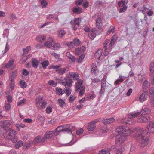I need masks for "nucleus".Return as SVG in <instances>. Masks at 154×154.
Instances as JSON below:
<instances>
[{"label":"nucleus","mask_w":154,"mask_h":154,"mask_svg":"<svg viewBox=\"0 0 154 154\" xmlns=\"http://www.w3.org/2000/svg\"><path fill=\"white\" fill-rule=\"evenodd\" d=\"M60 46V45L58 43H54L53 45L54 49H57Z\"/></svg>","instance_id":"nucleus-62"},{"label":"nucleus","mask_w":154,"mask_h":154,"mask_svg":"<svg viewBox=\"0 0 154 154\" xmlns=\"http://www.w3.org/2000/svg\"><path fill=\"white\" fill-rule=\"evenodd\" d=\"M150 70L151 72H154V63H151L150 65Z\"/></svg>","instance_id":"nucleus-51"},{"label":"nucleus","mask_w":154,"mask_h":154,"mask_svg":"<svg viewBox=\"0 0 154 154\" xmlns=\"http://www.w3.org/2000/svg\"><path fill=\"white\" fill-rule=\"evenodd\" d=\"M68 59L70 61L75 62L76 60V58L75 57L72 55L69 57Z\"/></svg>","instance_id":"nucleus-56"},{"label":"nucleus","mask_w":154,"mask_h":154,"mask_svg":"<svg viewBox=\"0 0 154 154\" xmlns=\"http://www.w3.org/2000/svg\"><path fill=\"white\" fill-rule=\"evenodd\" d=\"M17 72L16 70H15L12 72V75L9 77V79L11 81H14L15 78L17 75Z\"/></svg>","instance_id":"nucleus-25"},{"label":"nucleus","mask_w":154,"mask_h":154,"mask_svg":"<svg viewBox=\"0 0 154 154\" xmlns=\"http://www.w3.org/2000/svg\"><path fill=\"white\" fill-rule=\"evenodd\" d=\"M128 3V0H121L118 3V5L120 7H122L126 5Z\"/></svg>","instance_id":"nucleus-22"},{"label":"nucleus","mask_w":154,"mask_h":154,"mask_svg":"<svg viewBox=\"0 0 154 154\" xmlns=\"http://www.w3.org/2000/svg\"><path fill=\"white\" fill-rule=\"evenodd\" d=\"M12 123V122L9 120L4 121L3 122V128L5 131L8 130V129H11Z\"/></svg>","instance_id":"nucleus-8"},{"label":"nucleus","mask_w":154,"mask_h":154,"mask_svg":"<svg viewBox=\"0 0 154 154\" xmlns=\"http://www.w3.org/2000/svg\"><path fill=\"white\" fill-rule=\"evenodd\" d=\"M147 91H144L140 96L139 98V100L141 102H143L145 101L147 98Z\"/></svg>","instance_id":"nucleus-12"},{"label":"nucleus","mask_w":154,"mask_h":154,"mask_svg":"<svg viewBox=\"0 0 154 154\" xmlns=\"http://www.w3.org/2000/svg\"><path fill=\"white\" fill-rule=\"evenodd\" d=\"M106 87V83L102 82L101 83V90L100 93L101 94H103L105 92V88Z\"/></svg>","instance_id":"nucleus-23"},{"label":"nucleus","mask_w":154,"mask_h":154,"mask_svg":"<svg viewBox=\"0 0 154 154\" xmlns=\"http://www.w3.org/2000/svg\"><path fill=\"white\" fill-rule=\"evenodd\" d=\"M31 49V47L30 46H27L26 48L23 49V55L26 54H27L29 51Z\"/></svg>","instance_id":"nucleus-32"},{"label":"nucleus","mask_w":154,"mask_h":154,"mask_svg":"<svg viewBox=\"0 0 154 154\" xmlns=\"http://www.w3.org/2000/svg\"><path fill=\"white\" fill-rule=\"evenodd\" d=\"M73 41L75 45L78 46L80 44L81 42L80 41L79 39L76 38H75Z\"/></svg>","instance_id":"nucleus-46"},{"label":"nucleus","mask_w":154,"mask_h":154,"mask_svg":"<svg viewBox=\"0 0 154 154\" xmlns=\"http://www.w3.org/2000/svg\"><path fill=\"white\" fill-rule=\"evenodd\" d=\"M83 84V81L82 80L79 79L78 80L77 82L75 84L76 88L75 90L76 91H78L79 90L80 88L83 87L82 85Z\"/></svg>","instance_id":"nucleus-16"},{"label":"nucleus","mask_w":154,"mask_h":154,"mask_svg":"<svg viewBox=\"0 0 154 154\" xmlns=\"http://www.w3.org/2000/svg\"><path fill=\"white\" fill-rule=\"evenodd\" d=\"M103 50L102 49L98 50L95 53L94 56L96 58L100 59L102 55Z\"/></svg>","instance_id":"nucleus-21"},{"label":"nucleus","mask_w":154,"mask_h":154,"mask_svg":"<svg viewBox=\"0 0 154 154\" xmlns=\"http://www.w3.org/2000/svg\"><path fill=\"white\" fill-rule=\"evenodd\" d=\"M62 126L64 132L71 133L72 134V131L70 130V125H63Z\"/></svg>","instance_id":"nucleus-19"},{"label":"nucleus","mask_w":154,"mask_h":154,"mask_svg":"<svg viewBox=\"0 0 154 154\" xmlns=\"http://www.w3.org/2000/svg\"><path fill=\"white\" fill-rule=\"evenodd\" d=\"M110 153L108 150L103 149L99 151V154H110Z\"/></svg>","instance_id":"nucleus-47"},{"label":"nucleus","mask_w":154,"mask_h":154,"mask_svg":"<svg viewBox=\"0 0 154 154\" xmlns=\"http://www.w3.org/2000/svg\"><path fill=\"white\" fill-rule=\"evenodd\" d=\"M58 35L59 37L62 38L63 37L66 33V31L63 30H60L58 32Z\"/></svg>","instance_id":"nucleus-27"},{"label":"nucleus","mask_w":154,"mask_h":154,"mask_svg":"<svg viewBox=\"0 0 154 154\" xmlns=\"http://www.w3.org/2000/svg\"><path fill=\"white\" fill-rule=\"evenodd\" d=\"M81 19V18H79L78 19L76 18L74 19L73 21L74 25L75 26H76L78 27L79 26L80 23L79 21H80Z\"/></svg>","instance_id":"nucleus-30"},{"label":"nucleus","mask_w":154,"mask_h":154,"mask_svg":"<svg viewBox=\"0 0 154 154\" xmlns=\"http://www.w3.org/2000/svg\"><path fill=\"white\" fill-rule=\"evenodd\" d=\"M7 101L8 102V103H10L12 101V98L11 96L10 95H8L6 97Z\"/></svg>","instance_id":"nucleus-63"},{"label":"nucleus","mask_w":154,"mask_h":154,"mask_svg":"<svg viewBox=\"0 0 154 154\" xmlns=\"http://www.w3.org/2000/svg\"><path fill=\"white\" fill-rule=\"evenodd\" d=\"M96 35L95 31L92 30L89 35V37L91 39L93 40L96 37Z\"/></svg>","instance_id":"nucleus-31"},{"label":"nucleus","mask_w":154,"mask_h":154,"mask_svg":"<svg viewBox=\"0 0 154 154\" xmlns=\"http://www.w3.org/2000/svg\"><path fill=\"white\" fill-rule=\"evenodd\" d=\"M14 81H11L10 83V86L11 90H13L14 89L15 86V83L14 82Z\"/></svg>","instance_id":"nucleus-60"},{"label":"nucleus","mask_w":154,"mask_h":154,"mask_svg":"<svg viewBox=\"0 0 154 154\" xmlns=\"http://www.w3.org/2000/svg\"><path fill=\"white\" fill-rule=\"evenodd\" d=\"M127 8V6L126 5H125V6L121 7V8L120 9L119 12V13L124 12L126 11Z\"/></svg>","instance_id":"nucleus-44"},{"label":"nucleus","mask_w":154,"mask_h":154,"mask_svg":"<svg viewBox=\"0 0 154 154\" xmlns=\"http://www.w3.org/2000/svg\"><path fill=\"white\" fill-rule=\"evenodd\" d=\"M89 4L88 1L85 2L83 3V6L84 8H86L89 7Z\"/></svg>","instance_id":"nucleus-64"},{"label":"nucleus","mask_w":154,"mask_h":154,"mask_svg":"<svg viewBox=\"0 0 154 154\" xmlns=\"http://www.w3.org/2000/svg\"><path fill=\"white\" fill-rule=\"evenodd\" d=\"M70 76L74 79L75 80L79 79V76L77 73H72L70 75Z\"/></svg>","instance_id":"nucleus-29"},{"label":"nucleus","mask_w":154,"mask_h":154,"mask_svg":"<svg viewBox=\"0 0 154 154\" xmlns=\"http://www.w3.org/2000/svg\"><path fill=\"white\" fill-rule=\"evenodd\" d=\"M151 118L150 116H141L137 119L138 122L140 123H145L150 121Z\"/></svg>","instance_id":"nucleus-6"},{"label":"nucleus","mask_w":154,"mask_h":154,"mask_svg":"<svg viewBox=\"0 0 154 154\" xmlns=\"http://www.w3.org/2000/svg\"><path fill=\"white\" fill-rule=\"evenodd\" d=\"M14 60H10L5 66V67L9 68L12 66L14 62Z\"/></svg>","instance_id":"nucleus-26"},{"label":"nucleus","mask_w":154,"mask_h":154,"mask_svg":"<svg viewBox=\"0 0 154 154\" xmlns=\"http://www.w3.org/2000/svg\"><path fill=\"white\" fill-rule=\"evenodd\" d=\"M82 9L79 7H75L73 8V12L77 14L80 13L81 12Z\"/></svg>","instance_id":"nucleus-24"},{"label":"nucleus","mask_w":154,"mask_h":154,"mask_svg":"<svg viewBox=\"0 0 154 154\" xmlns=\"http://www.w3.org/2000/svg\"><path fill=\"white\" fill-rule=\"evenodd\" d=\"M58 102L59 105L61 107H63L66 105L65 102L61 99H59L58 100Z\"/></svg>","instance_id":"nucleus-28"},{"label":"nucleus","mask_w":154,"mask_h":154,"mask_svg":"<svg viewBox=\"0 0 154 154\" xmlns=\"http://www.w3.org/2000/svg\"><path fill=\"white\" fill-rule=\"evenodd\" d=\"M83 130L82 128H81L79 130H77L76 131V134L78 135H80L82 134L83 132Z\"/></svg>","instance_id":"nucleus-61"},{"label":"nucleus","mask_w":154,"mask_h":154,"mask_svg":"<svg viewBox=\"0 0 154 154\" xmlns=\"http://www.w3.org/2000/svg\"><path fill=\"white\" fill-rule=\"evenodd\" d=\"M30 144L28 143H26L24 145L23 147V149L24 150H26L28 149L30 146Z\"/></svg>","instance_id":"nucleus-53"},{"label":"nucleus","mask_w":154,"mask_h":154,"mask_svg":"<svg viewBox=\"0 0 154 154\" xmlns=\"http://www.w3.org/2000/svg\"><path fill=\"white\" fill-rule=\"evenodd\" d=\"M147 128L150 132L154 133V122H151L147 125Z\"/></svg>","instance_id":"nucleus-14"},{"label":"nucleus","mask_w":154,"mask_h":154,"mask_svg":"<svg viewBox=\"0 0 154 154\" xmlns=\"http://www.w3.org/2000/svg\"><path fill=\"white\" fill-rule=\"evenodd\" d=\"M16 134V131L14 130L9 129L5 131V132L3 134V136L6 139L11 140L13 143H15L17 140Z\"/></svg>","instance_id":"nucleus-3"},{"label":"nucleus","mask_w":154,"mask_h":154,"mask_svg":"<svg viewBox=\"0 0 154 154\" xmlns=\"http://www.w3.org/2000/svg\"><path fill=\"white\" fill-rule=\"evenodd\" d=\"M56 93L59 95H62L63 94L62 89L60 88L57 87L56 88Z\"/></svg>","instance_id":"nucleus-38"},{"label":"nucleus","mask_w":154,"mask_h":154,"mask_svg":"<svg viewBox=\"0 0 154 154\" xmlns=\"http://www.w3.org/2000/svg\"><path fill=\"white\" fill-rule=\"evenodd\" d=\"M129 122L130 121L126 118L121 119L120 121V123L124 124H130V123H129Z\"/></svg>","instance_id":"nucleus-33"},{"label":"nucleus","mask_w":154,"mask_h":154,"mask_svg":"<svg viewBox=\"0 0 154 154\" xmlns=\"http://www.w3.org/2000/svg\"><path fill=\"white\" fill-rule=\"evenodd\" d=\"M141 81L143 82L142 86V89L144 90H147L150 87V82L145 79H142Z\"/></svg>","instance_id":"nucleus-9"},{"label":"nucleus","mask_w":154,"mask_h":154,"mask_svg":"<svg viewBox=\"0 0 154 154\" xmlns=\"http://www.w3.org/2000/svg\"><path fill=\"white\" fill-rule=\"evenodd\" d=\"M149 134L147 131L140 128L135 133L134 137L137 141L141 144V147H144L148 144L149 140L146 135H149Z\"/></svg>","instance_id":"nucleus-1"},{"label":"nucleus","mask_w":154,"mask_h":154,"mask_svg":"<svg viewBox=\"0 0 154 154\" xmlns=\"http://www.w3.org/2000/svg\"><path fill=\"white\" fill-rule=\"evenodd\" d=\"M114 28L115 27L113 26H110L107 32L106 33V35H108L111 32L113 31Z\"/></svg>","instance_id":"nucleus-49"},{"label":"nucleus","mask_w":154,"mask_h":154,"mask_svg":"<svg viewBox=\"0 0 154 154\" xmlns=\"http://www.w3.org/2000/svg\"><path fill=\"white\" fill-rule=\"evenodd\" d=\"M48 84L50 85H52L54 87L56 86L57 85V83L53 80H50L48 82Z\"/></svg>","instance_id":"nucleus-57"},{"label":"nucleus","mask_w":154,"mask_h":154,"mask_svg":"<svg viewBox=\"0 0 154 154\" xmlns=\"http://www.w3.org/2000/svg\"><path fill=\"white\" fill-rule=\"evenodd\" d=\"M41 64L42 66L44 69H45L47 66L49 65V63L48 61H44L43 62L41 63Z\"/></svg>","instance_id":"nucleus-41"},{"label":"nucleus","mask_w":154,"mask_h":154,"mask_svg":"<svg viewBox=\"0 0 154 154\" xmlns=\"http://www.w3.org/2000/svg\"><path fill=\"white\" fill-rule=\"evenodd\" d=\"M9 50V46L8 45V42H7L6 44V46L5 50V51L3 53L4 54L5 53L7 52L8 50Z\"/></svg>","instance_id":"nucleus-59"},{"label":"nucleus","mask_w":154,"mask_h":154,"mask_svg":"<svg viewBox=\"0 0 154 154\" xmlns=\"http://www.w3.org/2000/svg\"><path fill=\"white\" fill-rule=\"evenodd\" d=\"M96 26L97 28L100 29L101 28L103 25L102 19L100 18H97L96 20Z\"/></svg>","instance_id":"nucleus-17"},{"label":"nucleus","mask_w":154,"mask_h":154,"mask_svg":"<svg viewBox=\"0 0 154 154\" xmlns=\"http://www.w3.org/2000/svg\"><path fill=\"white\" fill-rule=\"evenodd\" d=\"M46 37L44 36H40L36 37V40L38 41L42 42L45 40Z\"/></svg>","instance_id":"nucleus-36"},{"label":"nucleus","mask_w":154,"mask_h":154,"mask_svg":"<svg viewBox=\"0 0 154 154\" xmlns=\"http://www.w3.org/2000/svg\"><path fill=\"white\" fill-rule=\"evenodd\" d=\"M67 45L70 48H72L75 46L73 42H70L66 43Z\"/></svg>","instance_id":"nucleus-50"},{"label":"nucleus","mask_w":154,"mask_h":154,"mask_svg":"<svg viewBox=\"0 0 154 154\" xmlns=\"http://www.w3.org/2000/svg\"><path fill=\"white\" fill-rule=\"evenodd\" d=\"M41 3L43 8H45L48 5L47 2L45 0L41 1Z\"/></svg>","instance_id":"nucleus-45"},{"label":"nucleus","mask_w":154,"mask_h":154,"mask_svg":"<svg viewBox=\"0 0 154 154\" xmlns=\"http://www.w3.org/2000/svg\"><path fill=\"white\" fill-rule=\"evenodd\" d=\"M23 142L21 141H20L17 143L15 145V147L16 149H18L19 147L23 146Z\"/></svg>","instance_id":"nucleus-35"},{"label":"nucleus","mask_w":154,"mask_h":154,"mask_svg":"<svg viewBox=\"0 0 154 154\" xmlns=\"http://www.w3.org/2000/svg\"><path fill=\"white\" fill-rule=\"evenodd\" d=\"M26 100L25 99H23L22 100L18 102L17 103L18 106H20L26 102Z\"/></svg>","instance_id":"nucleus-58"},{"label":"nucleus","mask_w":154,"mask_h":154,"mask_svg":"<svg viewBox=\"0 0 154 154\" xmlns=\"http://www.w3.org/2000/svg\"><path fill=\"white\" fill-rule=\"evenodd\" d=\"M64 90L65 92L67 95L69 96L71 94V90L69 88L66 87L64 88Z\"/></svg>","instance_id":"nucleus-37"},{"label":"nucleus","mask_w":154,"mask_h":154,"mask_svg":"<svg viewBox=\"0 0 154 154\" xmlns=\"http://www.w3.org/2000/svg\"><path fill=\"white\" fill-rule=\"evenodd\" d=\"M61 65L59 64L56 66H52L51 68L56 69L55 71L60 75H62L66 73V69L65 68H61Z\"/></svg>","instance_id":"nucleus-5"},{"label":"nucleus","mask_w":154,"mask_h":154,"mask_svg":"<svg viewBox=\"0 0 154 154\" xmlns=\"http://www.w3.org/2000/svg\"><path fill=\"white\" fill-rule=\"evenodd\" d=\"M52 44L50 41H47L44 43V45L47 47L49 48L52 46Z\"/></svg>","instance_id":"nucleus-48"},{"label":"nucleus","mask_w":154,"mask_h":154,"mask_svg":"<svg viewBox=\"0 0 154 154\" xmlns=\"http://www.w3.org/2000/svg\"><path fill=\"white\" fill-rule=\"evenodd\" d=\"M149 92L151 96L154 95V87H151L150 88Z\"/></svg>","instance_id":"nucleus-54"},{"label":"nucleus","mask_w":154,"mask_h":154,"mask_svg":"<svg viewBox=\"0 0 154 154\" xmlns=\"http://www.w3.org/2000/svg\"><path fill=\"white\" fill-rule=\"evenodd\" d=\"M20 84L22 88H25L26 87V83L24 82L23 80H21L20 82Z\"/></svg>","instance_id":"nucleus-55"},{"label":"nucleus","mask_w":154,"mask_h":154,"mask_svg":"<svg viewBox=\"0 0 154 154\" xmlns=\"http://www.w3.org/2000/svg\"><path fill=\"white\" fill-rule=\"evenodd\" d=\"M65 81L62 82L63 85L66 87V86L70 87L72 83V79L69 77H68L65 79Z\"/></svg>","instance_id":"nucleus-10"},{"label":"nucleus","mask_w":154,"mask_h":154,"mask_svg":"<svg viewBox=\"0 0 154 154\" xmlns=\"http://www.w3.org/2000/svg\"><path fill=\"white\" fill-rule=\"evenodd\" d=\"M115 121V119L113 118H111L109 119H104L102 121V123L105 125H107L112 123Z\"/></svg>","instance_id":"nucleus-15"},{"label":"nucleus","mask_w":154,"mask_h":154,"mask_svg":"<svg viewBox=\"0 0 154 154\" xmlns=\"http://www.w3.org/2000/svg\"><path fill=\"white\" fill-rule=\"evenodd\" d=\"M85 54H82L81 56L79 57L77 59V61L78 62H81L83 59H84V57H85Z\"/></svg>","instance_id":"nucleus-40"},{"label":"nucleus","mask_w":154,"mask_h":154,"mask_svg":"<svg viewBox=\"0 0 154 154\" xmlns=\"http://www.w3.org/2000/svg\"><path fill=\"white\" fill-rule=\"evenodd\" d=\"M125 148L124 146L119 148L117 150L116 154H121L122 152L125 150Z\"/></svg>","instance_id":"nucleus-42"},{"label":"nucleus","mask_w":154,"mask_h":154,"mask_svg":"<svg viewBox=\"0 0 154 154\" xmlns=\"http://www.w3.org/2000/svg\"><path fill=\"white\" fill-rule=\"evenodd\" d=\"M96 127V124L94 122H91L87 127V129L89 131H93Z\"/></svg>","instance_id":"nucleus-20"},{"label":"nucleus","mask_w":154,"mask_h":154,"mask_svg":"<svg viewBox=\"0 0 154 154\" xmlns=\"http://www.w3.org/2000/svg\"><path fill=\"white\" fill-rule=\"evenodd\" d=\"M116 39L114 38V37L112 39L111 42L109 45V48H112L113 45H114L116 42Z\"/></svg>","instance_id":"nucleus-34"},{"label":"nucleus","mask_w":154,"mask_h":154,"mask_svg":"<svg viewBox=\"0 0 154 154\" xmlns=\"http://www.w3.org/2000/svg\"><path fill=\"white\" fill-rule=\"evenodd\" d=\"M64 129L63 128V126H60L57 127L54 131V135L57 136L59 134L60 132H64Z\"/></svg>","instance_id":"nucleus-13"},{"label":"nucleus","mask_w":154,"mask_h":154,"mask_svg":"<svg viewBox=\"0 0 154 154\" xmlns=\"http://www.w3.org/2000/svg\"><path fill=\"white\" fill-rule=\"evenodd\" d=\"M75 97L74 95H71L69 99V101L70 103H72L73 102Z\"/></svg>","instance_id":"nucleus-52"},{"label":"nucleus","mask_w":154,"mask_h":154,"mask_svg":"<svg viewBox=\"0 0 154 154\" xmlns=\"http://www.w3.org/2000/svg\"><path fill=\"white\" fill-rule=\"evenodd\" d=\"M31 62L32 67L35 68H37L39 63V62L36 59L34 58L31 59Z\"/></svg>","instance_id":"nucleus-18"},{"label":"nucleus","mask_w":154,"mask_h":154,"mask_svg":"<svg viewBox=\"0 0 154 154\" xmlns=\"http://www.w3.org/2000/svg\"><path fill=\"white\" fill-rule=\"evenodd\" d=\"M54 131H47L44 136L45 140L52 137L54 135Z\"/></svg>","instance_id":"nucleus-11"},{"label":"nucleus","mask_w":154,"mask_h":154,"mask_svg":"<svg viewBox=\"0 0 154 154\" xmlns=\"http://www.w3.org/2000/svg\"><path fill=\"white\" fill-rule=\"evenodd\" d=\"M45 141V140L44 137H42L40 136H38L34 139L33 143L35 145H37L40 143H44Z\"/></svg>","instance_id":"nucleus-7"},{"label":"nucleus","mask_w":154,"mask_h":154,"mask_svg":"<svg viewBox=\"0 0 154 154\" xmlns=\"http://www.w3.org/2000/svg\"><path fill=\"white\" fill-rule=\"evenodd\" d=\"M79 90H80V91L79 93V95L80 96H82L83 95L85 91V87H82Z\"/></svg>","instance_id":"nucleus-43"},{"label":"nucleus","mask_w":154,"mask_h":154,"mask_svg":"<svg viewBox=\"0 0 154 154\" xmlns=\"http://www.w3.org/2000/svg\"><path fill=\"white\" fill-rule=\"evenodd\" d=\"M43 99V97L41 96L38 97L36 99V104H40V103H41Z\"/></svg>","instance_id":"nucleus-39"},{"label":"nucleus","mask_w":154,"mask_h":154,"mask_svg":"<svg viewBox=\"0 0 154 154\" xmlns=\"http://www.w3.org/2000/svg\"><path fill=\"white\" fill-rule=\"evenodd\" d=\"M116 131L119 134L115 137V143L116 146H118L125 140V136L130 133V131L125 126H120L116 128Z\"/></svg>","instance_id":"nucleus-2"},{"label":"nucleus","mask_w":154,"mask_h":154,"mask_svg":"<svg viewBox=\"0 0 154 154\" xmlns=\"http://www.w3.org/2000/svg\"><path fill=\"white\" fill-rule=\"evenodd\" d=\"M150 110L148 108H144L139 112H135L130 113L128 115V117L129 118H133L137 117L139 116L143 115H146L150 112Z\"/></svg>","instance_id":"nucleus-4"}]
</instances>
